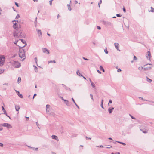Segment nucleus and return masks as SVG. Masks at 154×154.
Returning a JSON list of instances; mask_svg holds the SVG:
<instances>
[{"mask_svg":"<svg viewBox=\"0 0 154 154\" xmlns=\"http://www.w3.org/2000/svg\"><path fill=\"white\" fill-rule=\"evenodd\" d=\"M5 58L3 55L0 56V66H2L4 63Z\"/></svg>","mask_w":154,"mask_h":154,"instance_id":"nucleus-2","label":"nucleus"},{"mask_svg":"<svg viewBox=\"0 0 154 154\" xmlns=\"http://www.w3.org/2000/svg\"><path fill=\"white\" fill-rule=\"evenodd\" d=\"M143 69H144V70L145 71L149 70V68H143Z\"/></svg>","mask_w":154,"mask_h":154,"instance_id":"nucleus-47","label":"nucleus"},{"mask_svg":"<svg viewBox=\"0 0 154 154\" xmlns=\"http://www.w3.org/2000/svg\"><path fill=\"white\" fill-rule=\"evenodd\" d=\"M151 10L150 11L152 12H154V8L152 7H151Z\"/></svg>","mask_w":154,"mask_h":154,"instance_id":"nucleus-34","label":"nucleus"},{"mask_svg":"<svg viewBox=\"0 0 154 154\" xmlns=\"http://www.w3.org/2000/svg\"><path fill=\"white\" fill-rule=\"evenodd\" d=\"M20 15L19 14H18L16 16L15 19H17L19 18H20Z\"/></svg>","mask_w":154,"mask_h":154,"instance_id":"nucleus-38","label":"nucleus"},{"mask_svg":"<svg viewBox=\"0 0 154 154\" xmlns=\"http://www.w3.org/2000/svg\"><path fill=\"white\" fill-rule=\"evenodd\" d=\"M18 46L19 47V51H23V50H24L22 48L23 47L20 46L19 45Z\"/></svg>","mask_w":154,"mask_h":154,"instance_id":"nucleus-23","label":"nucleus"},{"mask_svg":"<svg viewBox=\"0 0 154 154\" xmlns=\"http://www.w3.org/2000/svg\"><path fill=\"white\" fill-rule=\"evenodd\" d=\"M34 60H35V62L37 64V66H38V65H37V61H38L37 58V57H35V58H34Z\"/></svg>","mask_w":154,"mask_h":154,"instance_id":"nucleus-36","label":"nucleus"},{"mask_svg":"<svg viewBox=\"0 0 154 154\" xmlns=\"http://www.w3.org/2000/svg\"><path fill=\"white\" fill-rule=\"evenodd\" d=\"M140 130L144 133H147V131H146L145 130H143L142 129H140Z\"/></svg>","mask_w":154,"mask_h":154,"instance_id":"nucleus-31","label":"nucleus"},{"mask_svg":"<svg viewBox=\"0 0 154 154\" xmlns=\"http://www.w3.org/2000/svg\"><path fill=\"white\" fill-rule=\"evenodd\" d=\"M71 99L72 100V101H73V102L74 103H76L74 98L73 97Z\"/></svg>","mask_w":154,"mask_h":154,"instance_id":"nucleus-54","label":"nucleus"},{"mask_svg":"<svg viewBox=\"0 0 154 154\" xmlns=\"http://www.w3.org/2000/svg\"><path fill=\"white\" fill-rule=\"evenodd\" d=\"M17 32L18 33V35H19V36L21 37V38L23 37V36L24 35V34H22V32L20 30V31H18L17 30Z\"/></svg>","mask_w":154,"mask_h":154,"instance_id":"nucleus-11","label":"nucleus"},{"mask_svg":"<svg viewBox=\"0 0 154 154\" xmlns=\"http://www.w3.org/2000/svg\"><path fill=\"white\" fill-rule=\"evenodd\" d=\"M50 106L49 105H48V104L46 105V111L47 112L48 109H49V108L50 107Z\"/></svg>","mask_w":154,"mask_h":154,"instance_id":"nucleus-21","label":"nucleus"},{"mask_svg":"<svg viewBox=\"0 0 154 154\" xmlns=\"http://www.w3.org/2000/svg\"><path fill=\"white\" fill-rule=\"evenodd\" d=\"M100 70L103 71V72H105V70H104V68H103V66H100Z\"/></svg>","mask_w":154,"mask_h":154,"instance_id":"nucleus-22","label":"nucleus"},{"mask_svg":"<svg viewBox=\"0 0 154 154\" xmlns=\"http://www.w3.org/2000/svg\"><path fill=\"white\" fill-rule=\"evenodd\" d=\"M137 57L135 56H134V60H137Z\"/></svg>","mask_w":154,"mask_h":154,"instance_id":"nucleus-64","label":"nucleus"},{"mask_svg":"<svg viewBox=\"0 0 154 154\" xmlns=\"http://www.w3.org/2000/svg\"><path fill=\"white\" fill-rule=\"evenodd\" d=\"M2 110L3 111L4 114H6V111L4 107L3 106H2Z\"/></svg>","mask_w":154,"mask_h":154,"instance_id":"nucleus-19","label":"nucleus"},{"mask_svg":"<svg viewBox=\"0 0 154 154\" xmlns=\"http://www.w3.org/2000/svg\"><path fill=\"white\" fill-rule=\"evenodd\" d=\"M139 98L141 99L142 100H143L146 101H147V100H145L144 99H143V97H139Z\"/></svg>","mask_w":154,"mask_h":154,"instance_id":"nucleus-49","label":"nucleus"},{"mask_svg":"<svg viewBox=\"0 0 154 154\" xmlns=\"http://www.w3.org/2000/svg\"><path fill=\"white\" fill-rule=\"evenodd\" d=\"M56 63V61L55 60H51L48 61V63Z\"/></svg>","mask_w":154,"mask_h":154,"instance_id":"nucleus-30","label":"nucleus"},{"mask_svg":"<svg viewBox=\"0 0 154 154\" xmlns=\"http://www.w3.org/2000/svg\"><path fill=\"white\" fill-rule=\"evenodd\" d=\"M89 79L90 80V81L91 84V85L92 87L94 88L95 89L96 88V86L95 84L94 83H93L92 81H91L90 78H89Z\"/></svg>","mask_w":154,"mask_h":154,"instance_id":"nucleus-13","label":"nucleus"},{"mask_svg":"<svg viewBox=\"0 0 154 154\" xmlns=\"http://www.w3.org/2000/svg\"><path fill=\"white\" fill-rule=\"evenodd\" d=\"M36 125L38 126V128H40L39 127H38V125H39V124L38 123V122H36Z\"/></svg>","mask_w":154,"mask_h":154,"instance_id":"nucleus-59","label":"nucleus"},{"mask_svg":"<svg viewBox=\"0 0 154 154\" xmlns=\"http://www.w3.org/2000/svg\"><path fill=\"white\" fill-rule=\"evenodd\" d=\"M112 103V101L111 100H109V103H108V106H109V103Z\"/></svg>","mask_w":154,"mask_h":154,"instance_id":"nucleus-45","label":"nucleus"},{"mask_svg":"<svg viewBox=\"0 0 154 154\" xmlns=\"http://www.w3.org/2000/svg\"><path fill=\"white\" fill-rule=\"evenodd\" d=\"M97 29H98L99 30H100L101 29V27L100 26H97Z\"/></svg>","mask_w":154,"mask_h":154,"instance_id":"nucleus-56","label":"nucleus"},{"mask_svg":"<svg viewBox=\"0 0 154 154\" xmlns=\"http://www.w3.org/2000/svg\"><path fill=\"white\" fill-rule=\"evenodd\" d=\"M33 66L34 67V69L35 71V72H37L38 70V68L35 65H33Z\"/></svg>","mask_w":154,"mask_h":154,"instance_id":"nucleus-20","label":"nucleus"},{"mask_svg":"<svg viewBox=\"0 0 154 154\" xmlns=\"http://www.w3.org/2000/svg\"><path fill=\"white\" fill-rule=\"evenodd\" d=\"M76 74L77 75H79V76H83V75H82V74L80 73V72H79V71L78 70L77 71Z\"/></svg>","mask_w":154,"mask_h":154,"instance_id":"nucleus-17","label":"nucleus"},{"mask_svg":"<svg viewBox=\"0 0 154 154\" xmlns=\"http://www.w3.org/2000/svg\"><path fill=\"white\" fill-rule=\"evenodd\" d=\"M7 117H9V119H11V117L9 116H8V115H7V113H6V114H5Z\"/></svg>","mask_w":154,"mask_h":154,"instance_id":"nucleus-58","label":"nucleus"},{"mask_svg":"<svg viewBox=\"0 0 154 154\" xmlns=\"http://www.w3.org/2000/svg\"><path fill=\"white\" fill-rule=\"evenodd\" d=\"M52 139L56 140L57 141H58L59 139L58 138L57 136L55 135H52L51 136Z\"/></svg>","mask_w":154,"mask_h":154,"instance_id":"nucleus-14","label":"nucleus"},{"mask_svg":"<svg viewBox=\"0 0 154 154\" xmlns=\"http://www.w3.org/2000/svg\"><path fill=\"white\" fill-rule=\"evenodd\" d=\"M43 51L44 53L47 54H49V51L46 48H44L43 49Z\"/></svg>","mask_w":154,"mask_h":154,"instance_id":"nucleus-9","label":"nucleus"},{"mask_svg":"<svg viewBox=\"0 0 154 154\" xmlns=\"http://www.w3.org/2000/svg\"><path fill=\"white\" fill-rule=\"evenodd\" d=\"M19 40H17L15 41L14 42V44L16 45L17 46H19V45H17V43L18 41Z\"/></svg>","mask_w":154,"mask_h":154,"instance_id":"nucleus-28","label":"nucleus"},{"mask_svg":"<svg viewBox=\"0 0 154 154\" xmlns=\"http://www.w3.org/2000/svg\"><path fill=\"white\" fill-rule=\"evenodd\" d=\"M129 115L131 117V118L133 119H136V118L133 117V116H132L130 114H129Z\"/></svg>","mask_w":154,"mask_h":154,"instance_id":"nucleus-39","label":"nucleus"},{"mask_svg":"<svg viewBox=\"0 0 154 154\" xmlns=\"http://www.w3.org/2000/svg\"><path fill=\"white\" fill-rule=\"evenodd\" d=\"M65 88L66 90H69L70 91H71V90L68 87H67L66 86L65 87Z\"/></svg>","mask_w":154,"mask_h":154,"instance_id":"nucleus-32","label":"nucleus"},{"mask_svg":"<svg viewBox=\"0 0 154 154\" xmlns=\"http://www.w3.org/2000/svg\"><path fill=\"white\" fill-rule=\"evenodd\" d=\"M1 125L3 127H6L8 129H10L12 128V126L10 124L7 123H5L1 124Z\"/></svg>","mask_w":154,"mask_h":154,"instance_id":"nucleus-3","label":"nucleus"},{"mask_svg":"<svg viewBox=\"0 0 154 154\" xmlns=\"http://www.w3.org/2000/svg\"><path fill=\"white\" fill-rule=\"evenodd\" d=\"M97 147L103 148L104 146L102 145H100L97 146Z\"/></svg>","mask_w":154,"mask_h":154,"instance_id":"nucleus-55","label":"nucleus"},{"mask_svg":"<svg viewBox=\"0 0 154 154\" xmlns=\"http://www.w3.org/2000/svg\"><path fill=\"white\" fill-rule=\"evenodd\" d=\"M53 1V0H51L49 1V4L50 5H51L52 4V2Z\"/></svg>","mask_w":154,"mask_h":154,"instance_id":"nucleus-44","label":"nucleus"},{"mask_svg":"<svg viewBox=\"0 0 154 154\" xmlns=\"http://www.w3.org/2000/svg\"><path fill=\"white\" fill-rule=\"evenodd\" d=\"M38 148L33 147L32 150L36 151H37L38 150Z\"/></svg>","mask_w":154,"mask_h":154,"instance_id":"nucleus-33","label":"nucleus"},{"mask_svg":"<svg viewBox=\"0 0 154 154\" xmlns=\"http://www.w3.org/2000/svg\"><path fill=\"white\" fill-rule=\"evenodd\" d=\"M13 28L16 30H17V29H18V24L17 23L15 22V23H14L13 22Z\"/></svg>","mask_w":154,"mask_h":154,"instance_id":"nucleus-5","label":"nucleus"},{"mask_svg":"<svg viewBox=\"0 0 154 154\" xmlns=\"http://www.w3.org/2000/svg\"><path fill=\"white\" fill-rule=\"evenodd\" d=\"M13 35L15 37H16L17 38H19V36L18 35V33L17 32V30H15L14 32H13Z\"/></svg>","mask_w":154,"mask_h":154,"instance_id":"nucleus-6","label":"nucleus"},{"mask_svg":"<svg viewBox=\"0 0 154 154\" xmlns=\"http://www.w3.org/2000/svg\"><path fill=\"white\" fill-rule=\"evenodd\" d=\"M147 53L148 54V58L150 59V57L151 56V53H150V51H148L147 52Z\"/></svg>","mask_w":154,"mask_h":154,"instance_id":"nucleus-26","label":"nucleus"},{"mask_svg":"<svg viewBox=\"0 0 154 154\" xmlns=\"http://www.w3.org/2000/svg\"><path fill=\"white\" fill-rule=\"evenodd\" d=\"M37 17H36L35 18V22H34V23H35V25L36 26V24L37 23Z\"/></svg>","mask_w":154,"mask_h":154,"instance_id":"nucleus-37","label":"nucleus"},{"mask_svg":"<svg viewBox=\"0 0 154 154\" xmlns=\"http://www.w3.org/2000/svg\"><path fill=\"white\" fill-rule=\"evenodd\" d=\"M4 71V70H2V69H0V74L3 73Z\"/></svg>","mask_w":154,"mask_h":154,"instance_id":"nucleus-42","label":"nucleus"},{"mask_svg":"<svg viewBox=\"0 0 154 154\" xmlns=\"http://www.w3.org/2000/svg\"><path fill=\"white\" fill-rule=\"evenodd\" d=\"M19 40H20L21 42L23 43V44H25V45H27V43L26 42V41H25L24 40H23V39H19Z\"/></svg>","mask_w":154,"mask_h":154,"instance_id":"nucleus-18","label":"nucleus"},{"mask_svg":"<svg viewBox=\"0 0 154 154\" xmlns=\"http://www.w3.org/2000/svg\"><path fill=\"white\" fill-rule=\"evenodd\" d=\"M64 103L65 104L68 106H70L69 105V101L66 99H65L64 101Z\"/></svg>","mask_w":154,"mask_h":154,"instance_id":"nucleus-15","label":"nucleus"},{"mask_svg":"<svg viewBox=\"0 0 154 154\" xmlns=\"http://www.w3.org/2000/svg\"><path fill=\"white\" fill-rule=\"evenodd\" d=\"M14 64H18L17 66H16L15 67L16 68H19L21 66L20 63H19L18 61H15L14 62Z\"/></svg>","mask_w":154,"mask_h":154,"instance_id":"nucleus-12","label":"nucleus"},{"mask_svg":"<svg viewBox=\"0 0 154 154\" xmlns=\"http://www.w3.org/2000/svg\"><path fill=\"white\" fill-rule=\"evenodd\" d=\"M15 107L16 111H18L19 110L20 107L19 105H15Z\"/></svg>","mask_w":154,"mask_h":154,"instance_id":"nucleus-16","label":"nucleus"},{"mask_svg":"<svg viewBox=\"0 0 154 154\" xmlns=\"http://www.w3.org/2000/svg\"><path fill=\"white\" fill-rule=\"evenodd\" d=\"M26 118V121H28L29 119V117H25Z\"/></svg>","mask_w":154,"mask_h":154,"instance_id":"nucleus-61","label":"nucleus"},{"mask_svg":"<svg viewBox=\"0 0 154 154\" xmlns=\"http://www.w3.org/2000/svg\"><path fill=\"white\" fill-rule=\"evenodd\" d=\"M146 78H147V81L149 82V83H151L152 81V80L149 79V78H148V77H146Z\"/></svg>","mask_w":154,"mask_h":154,"instance_id":"nucleus-24","label":"nucleus"},{"mask_svg":"<svg viewBox=\"0 0 154 154\" xmlns=\"http://www.w3.org/2000/svg\"><path fill=\"white\" fill-rule=\"evenodd\" d=\"M15 91L17 93V94L18 96L19 97L21 98H23V97L22 94H20V92L19 91H18L17 90H15Z\"/></svg>","mask_w":154,"mask_h":154,"instance_id":"nucleus-8","label":"nucleus"},{"mask_svg":"<svg viewBox=\"0 0 154 154\" xmlns=\"http://www.w3.org/2000/svg\"><path fill=\"white\" fill-rule=\"evenodd\" d=\"M102 3V0H100V2L98 3V6L99 7H100V5Z\"/></svg>","mask_w":154,"mask_h":154,"instance_id":"nucleus-43","label":"nucleus"},{"mask_svg":"<svg viewBox=\"0 0 154 154\" xmlns=\"http://www.w3.org/2000/svg\"><path fill=\"white\" fill-rule=\"evenodd\" d=\"M123 10L125 13L126 12V10L124 7L123 8Z\"/></svg>","mask_w":154,"mask_h":154,"instance_id":"nucleus-62","label":"nucleus"},{"mask_svg":"<svg viewBox=\"0 0 154 154\" xmlns=\"http://www.w3.org/2000/svg\"><path fill=\"white\" fill-rule=\"evenodd\" d=\"M59 97L63 100V101H64L65 99H64L63 98L61 97V96H60Z\"/></svg>","mask_w":154,"mask_h":154,"instance_id":"nucleus-51","label":"nucleus"},{"mask_svg":"<svg viewBox=\"0 0 154 154\" xmlns=\"http://www.w3.org/2000/svg\"><path fill=\"white\" fill-rule=\"evenodd\" d=\"M114 109V108L112 107H109L108 110L109 113L110 114L112 112Z\"/></svg>","mask_w":154,"mask_h":154,"instance_id":"nucleus-10","label":"nucleus"},{"mask_svg":"<svg viewBox=\"0 0 154 154\" xmlns=\"http://www.w3.org/2000/svg\"><path fill=\"white\" fill-rule=\"evenodd\" d=\"M37 95V94L35 93L34 94L33 97V99H34V98H35V97Z\"/></svg>","mask_w":154,"mask_h":154,"instance_id":"nucleus-57","label":"nucleus"},{"mask_svg":"<svg viewBox=\"0 0 154 154\" xmlns=\"http://www.w3.org/2000/svg\"><path fill=\"white\" fill-rule=\"evenodd\" d=\"M68 10H69V11H71L72 9H71V7L70 6H69V7H68Z\"/></svg>","mask_w":154,"mask_h":154,"instance_id":"nucleus-60","label":"nucleus"},{"mask_svg":"<svg viewBox=\"0 0 154 154\" xmlns=\"http://www.w3.org/2000/svg\"><path fill=\"white\" fill-rule=\"evenodd\" d=\"M104 52L106 54L108 53V51L106 49L104 50Z\"/></svg>","mask_w":154,"mask_h":154,"instance_id":"nucleus-50","label":"nucleus"},{"mask_svg":"<svg viewBox=\"0 0 154 154\" xmlns=\"http://www.w3.org/2000/svg\"><path fill=\"white\" fill-rule=\"evenodd\" d=\"M138 69L139 70L142 71V70H143V68L142 66H141V67H139L138 68Z\"/></svg>","mask_w":154,"mask_h":154,"instance_id":"nucleus-35","label":"nucleus"},{"mask_svg":"<svg viewBox=\"0 0 154 154\" xmlns=\"http://www.w3.org/2000/svg\"><path fill=\"white\" fill-rule=\"evenodd\" d=\"M122 15L120 14H116V16L118 17H120Z\"/></svg>","mask_w":154,"mask_h":154,"instance_id":"nucleus-41","label":"nucleus"},{"mask_svg":"<svg viewBox=\"0 0 154 154\" xmlns=\"http://www.w3.org/2000/svg\"><path fill=\"white\" fill-rule=\"evenodd\" d=\"M102 23L103 24L106 26H111L112 25V23L109 21H103Z\"/></svg>","mask_w":154,"mask_h":154,"instance_id":"nucleus-4","label":"nucleus"},{"mask_svg":"<svg viewBox=\"0 0 154 154\" xmlns=\"http://www.w3.org/2000/svg\"><path fill=\"white\" fill-rule=\"evenodd\" d=\"M114 45L115 47L116 48L117 50L118 51H120V50L119 48V44L117 43H115L114 44Z\"/></svg>","mask_w":154,"mask_h":154,"instance_id":"nucleus-7","label":"nucleus"},{"mask_svg":"<svg viewBox=\"0 0 154 154\" xmlns=\"http://www.w3.org/2000/svg\"><path fill=\"white\" fill-rule=\"evenodd\" d=\"M15 5L17 7H19V5L16 2H15Z\"/></svg>","mask_w":154,"mask_h":154,"instance_id":"nucleus-40","label":"nucleus"},{"mask_svg":"<svg viewBox=\"0 0 154 154\" xmlns=\"http://www.w3.org/2000/svg\"><path fill=\"white\" fill-rule=\"evenodd\" d=\"M103 104H102V103H101V107L103 108V109H104V108L103 107Z\"/></svg>","mask_w":154,"mask_h":154,"instance_id":"nucleus-63","label":"nucleus"},{"mask_svg":"<svg viewBox=\"0 0 154 154\" xmlns=\"http://www.w3.org/2000/svg\"><path fill=\"white\" fill-rule=\"evenodd\" d=\"M90 96L91 98L92 99V100L93 101L94 100V99H93V95L92 94H90Z\"/></svg>","mask_w":154,"mask_h":154,"instance_id":"nucleus-46","label":"nucleus"},{"mask_svg":"<svg viewBox=\"0 0 154 154\" xmlns=\"http://www.w3.org/2000/svg\"><path fill=\"white\" fill-rule=\"evenodd\" d=\"M117 142L120 144H122L124 146L126 145V144L124 143H123V142H121L120 141H118Z\"/></svg>","mask_w":154,"mask_h":154,"instance_id":"nucleus-29","label":"nucleus"},{"mask_svg":"<svg viewBox=\"0 0 154 154\" xmlns=\"http://www.w3.org/2000/svg\"><path fill=\"white\" fill-rule=\"evenodd\" d=\"M18 54L19 57L21 58H24L23 59V60L25 59V54L24 50H23V51H19Z\"/></svg>","mask_w":154,"mask_h":154,"instance_id":"nucleus-1","label":"nucleus"},{"mask_svg":"<svg viewBox=\"0 0 154 154\" xmlns=\"http://www.w3.org/2000/svg\"><path fill=\"white\" fill-rule=\"evenodd\" d=\"M75 104V105L77 107V108L79 109V106H78V105L76 103H74Z\"/></svg>","mask_w":154,"mask_h":154,"instance_id":"nucleus-52","label":"nucleus"},{"mask_svg":"<svg viewBox=\"0 0 154 154\" xmlns=\"http://www.w3.org/2000/svg\"><path fill=\"white\" fill-rule=\"evenodd\" d=\"M26 146H27V147H28V148H29V149H33V147H31V146H29L27 145H26Z\"/></svg>","mask_w":154,"mask_h":154,"instance_id":"nucleus-48","label":"nucleus"},{"mask_svg":"<svg viewBox=\"0 0 154 154\" xmlns=\"http://www.w3.org/2000/svg\"><path fill=\"white\" fill-rule=\"evenodd\" d=\"M3 146H4V145L3 143H0V146L2 147H3Z\"/></svg>","mask_w":154,"mask_h":154,"instance_id":"nucleus-53","label":"nucleus"},{"mask_svg":"<svg viewBox=\"0 0 154 154\" xmlns=\"http://www.w3.org/2000/svg\"><path fill=\"white\" fill-rule=\"evenodd\" d=\"M38 34H40L41 35H42V33L41 30H38Z\"/></svg>","mask_w":154,"mask_h":154,"instance_id":"nucleus-27","label":"nucleus"},{"mask_svg":"<svg viewBox=\"0 0 154 154\" xmlns=\"http://www.w3.org/2000/svg\"><path fill=\"white\" fill-rule=\"evenodd\" d=\"M21 79L20 77H18L17 80V82L18 83H19L21 81Z\"/></svg>","mask_w":154,"mask_h":154,"instance_id":"nucleus-25","label":"nucleus"}]
</instances>
